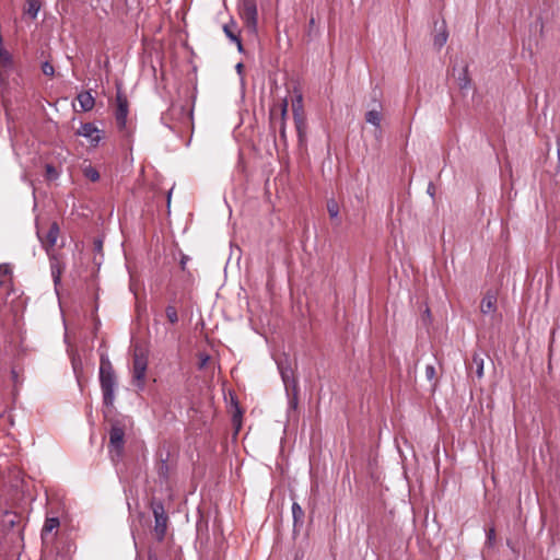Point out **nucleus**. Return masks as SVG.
<instances>
[{"label": "nucleus", "instance_id": "35", "mask_svg": "<svg viewBox=\"0 0 560 560\" xmlns=\"http://www.w3.org/2000/svg\"><path fill=\"white\" fill-rule=\"evenodd\" d=\"M208 360H209V357H208V355H206L205 358H202V360H201V362H200V368H203V366L207 364Z\"/></svg>", "mask_w": 560, "mask_h": 560}, {"label": "nucleus", "instance_id": "11", "mask_svg": "<svg viewBox=\"0 0 560 560\" xmlns=\"http://www.w3.org/2000/svg\"><path fill=\"white\" fill-rule=\"evenodd\" d=\"M497 308V296L492 292H487L480 303V311L483 314L494 312Z\"/></svg>", "mask_w": 560, "mask_h": 560}, {"label": "nucleus", "instance_id": "16", "mask_svg": "<svg viewBox=\"0 0 560 560\" xmlns=\"http://www.w3.org/2000/svg\"><path fill=\"white\" fill-rule=\"evenodd\" d=\"M40 9V3L37 0H26V8L24 14L28 15L32 20L37 18Z\"/></svg>", "mask_w": 560, "mask_h": 560}, {"label": "nucleus", "instance_id": "21", "mask_svg": "<svg viewBox=\"0 0 560 560\" xmlns=\"http://www.w3.org/2000/svg\"><path fill=\"white\" fill-rule=\"evenodd\" d=\"M292 515L294 520V525H296L298 523H303L304 511L296 502H293L292 504Z\"/></svg>", "mask_w": 560, "mask_h": 560}, {"label": "nucleus", "instance_id": "22", "mask_svg": "<svg viewBox=\"0 0 560 560\" xmlns=\"http://www.w3.org/2000/svg\"><path fill=\"white\" fill-rule=\"evenodd\" d=\"M288 114V101L287 98L283 100L282 104H281V126H280V136L281 138H285V116Z\"/></svg>", "mask_w": 560, "mask_h": 560}, {"label": "nucleus", "instance_id": "6", "mask_svg": "<svg viewBox=\"0 0 560 560\" xmlns=\"http://www.w3.org/2000/svg\"><path fill=\"white\" fill-rule=\"evenodd\" d=\"M116 103H117L116 110H115L116 125L119 130H125L126 126H127V116H128V107H129L128 100H127L126 95L118 91L117 95H116Z\"/></svg>", "mask_w": 560, "mask_h": 560}, {"label": "nucleus", "instance_id": "4", "mask_svg": "<svg viewBox=\"0 0 560 560\" xmlns=\"http://www.w3.org/2000/svg\"><path fill=\"white\" fill-rule=\"evenodd\" d=\"M125 431L121 427L113 425L109 431V454L112 459L119 460L124 453Z\"/></svg>", "mask_w": 560, "mask_h": 560}, {"label": "nucleus", "instance_id": "31", "mask_svg": "<svg viewBox=\"0 0 560 560\" xmlns=\"http://www.w3.org/2000/svg\"><path fill=\"white\" fill-rule=\"evenodd\" d=\"M9 273V268L5 265H0V285L3 284V278Z\"/></svg>", "mask_w": 560, "mask_h": 560}, {"label": "nucleus", "instance_id": "33", "mask_svg": "<svg viewBox=\"0 0 560 560\" xmlns=\"http://www.w3.org/2000/svg\"><path fill=\"white\" fill-rule=\"evenodd\" d=\"M557 155L560 163V138L557 140Z\"/></svg>", "mask_w": 560, "mask_h": 560}, {"label": "nucleus", "instance_id": "7", "mask_svg": "<svg viewBox=\"0 0 560 560\" xmlns=\"http://www.w3.org/2000/svg\"><path fill=\"white\" fill-rule=\"evenodd\" d=\"M75 133L88 139L92 147H97L103 139V131L100 130L93 122L82 124Z\"/></svg>", "mask_w": 560, "mask_h": 560}, {"label": "nucleus", "instance_id": "32", "mask_svg": "<svg viewBox=\"0 0 560 560\" xmlns=\"http://www.w3.org/2000/svg\"><path fill=\"white\" fill-rule=\"evenodd\" d=\"M495 537V530L494 528H490L487 533V538L489 540V542H491Z\"/></svg>", "mask_w": 560, "mask_h": 560}, {"label": "nucleus", "instance_id": "5", "mask_svg": "<svg viewBox=\"0 0 560 560\" xmlns=\"http://www.w3.org/2000/svg\"><path fill=\"white\" fill-rule=\"evenodd\" d=\"M292 112L298 136L302 139L306 132V119L304 116L302 94H298L295 100L292 102Z\"/></svg>", "mask_w": 560, "mask_h": 560}, {"label": "nucleus", "instance_id": "2", "mask_svg": "<svg viewBox=\"0 0 560 560\" xmlns=\"http://www.w3.org/2000/svg\"><path fill=\"white\" fill-rule=\"evenodd\" d=\"M150 508L154 516L153 533L155 539L161 542L166 536L168 515L165 511L163 502L160 500L152 499L150 502Z\"/></svg>", "mask_w": 560, "mask_h": 560}, {"label": "nucleus", "instance_id": "17", "mask_svg": "<svg viewBox=\"0 0 560 560\" xmlns=\"http://www.w3.org/2000/svg\"><path fill=\"white\" fill-rule=\"evenodd\" d=\"M447 38H448V33L443 23L441 26V30L434 35L433 44L435 47H438L440 49L445 45V43L447 42Z\"/></svg>", "mask_w": 560, "mask_h": 560}, {"label": "nucleus", "instance_id": "15", "mask_svg": "<svg viewBox=\"0 0 560 560\" xmlns=\"http://www.w3.org/2000/svg\"><path fill=\"white\" fill-rule=\"evenodd\" d=\"M60 525L58 517H47L42 528V538L50 534L54 529H57Z\"/></svg>", "mask_w": 560, "mask_h": 560}, {"label": "nucleus", "instance_id": "29", "mask_svg": "<svg viewBox=\"0 0 560 560\" xmlns=\"http://www.w3.org/2000/svg\"><path fill=\"white\" fill-rule=\"evenodd\" d=\"M42 71L45 75H48V77H52L54 73H55V69H54V66L48 62V61H45L43 65H42Z\"/></svg>", "mask_w": 560, "mask_h": 560}, {"label": "nucleus", "instance_id": "1", "mask_svg": "<svg viewBox=\"0 0 560 560\" xmlns=\"http://www.w3.org/2000/svg\"><path fill=\"white\" fill-rule=\"evenodd\" d=\"M100 385L104 405L106 407H112L115 401L117 377L113 364L107 355H102L100 360Z\"/></svg>", "mask_w": 560, "mask_h": 560}, {"label": "nucleus", "instance_id": "34", "mask_svg": "<svg viewBox=\"0 0 560 560\" xmlns=\"http://www.w3.org/2000/svg\"><path fill=\"white\" fill-rule=\"evenodd\" d=\"M428 192H429L431 196H433V195H434V187H433V184H432V183H430V184H429Z\"/></svg>", "mask_w": 560, "mask_h": 560}, {"label": "nucleus", "instance_id": "37", "mask_svg": "<svg viewBox=\"0 0 560 560\" xmlns=\"http://www.w3.org/2000/svg\"><path fill=\"white\" fill-rule=\"evenodd\" d=\"M242 68H243V65L242 63H237L236 69H237L238 72L242 70Z\"/></svg>", "mask_w": 560, "mask_h": 560}, {"label": "nucleus", "instance_id": "24", "mask_svg": "<svg viewBox=\"0 0 560 560\" xmlns=\"http://www.w3.org/2000/svg\"><path fill=\"white\" fill-rule=\"evenodd\" d=\"M276 363H277L279 372H282V371L291 368V364L289 362V358L285 354L277 358L276 359Z\"/></svg>", "mask_w": 560, "mask_h": 560}, {"label": "nucleus", "instance_id": "28", "mask_svg": "<svg viewBox=\"0 0 560 560\" xmlns=\"http://www.w3.org/2000/svg\"><path fill=\"white\" fill-rule=\"evenodd\" d=\"M435 376H436V371H435L434 365L428 364L425 366V377H427V380L432 382V381L435 380Z\"/></svg>", "mask_w": 560, "mask_h": 560}, {"label": "nucleus", "instance_id": "9", "mask_svg": "<svg viewBox=\"0 0 560 560\" xmlns=\"http://www.w3.org/2000/svg\"><path fill=\"white\" fill-rule=\"evenodd\" d=\"M242 18L249 27H256L257 25V8L253 0H247L243 4Z\"/></svg>", "mask_w": 560, "mask_h": 560}, {"label": "nucleus", "instance_id": "26", "mask_svg": "<svg viewBox=\"0 0 560 560\" xmlns=\"http://www.w3.org/2000/svg\"><path fill=\"white\" fill-rule=\"evenodd\" d=\"M165 314H166V317L170 320V323L175 324L178 322L177 311L173 305H168L165 308Z\"/></svg>", "mask_w": 560, "mask_h": 560}, {"label": "nucleus", "instance_id": "30", "mask_svg": "<svg viewBox=\"0 0 560 560\" xmlns=\"http://www.w3.org/2000/svg\"><path fill=\"white\" fill-rule=\"evenodd\" d=\"M51 275L54 278V282L57 284L60 280V270L57 268L56 265H51Z\"/></svg>", "mask_w": 560, "mask_h": 560}, {"label": "nucleus", "instance_id": "20", "mask_svg": "<svg viewBox=\"0 0 560 560\" xmlns=\"http://www.w3.org/2000/svg\"><path fill=\"white\" fill-rule=\"evenodd\" d=\"M82 172H83V175L91 182H97L100 179L98 171L91 165L84 166Z\"/></svg>", "mask_w": 560, "mask_h": 560}, {"label": "nucleus", "instance_id": "8", "mask_svg": "<svg viewBox=\"0 0 560 560\" xmlns=\"http://www.w3.org/2000/svg\"><path fill=\"white\" fill-rule=\"evenodd\" d=\"M59 225L56 222H52L47 231V233L43 236L42 232L37 231V236L43 245V247L48 252L51 249L59 237Z\"/></svg>", "mask_w": 560, "mask_h": 560}, {"label": "nucleus", "instance_id": "13", "mask_svg": "<svg viewBox=\"0 0 560 560\" xmlns=\"http://www.w3.org/2000/svg\"><path fill=\"white\" fill-rule=\"evenodd\" d=\"M77 98L83 112L91 110L95 105V100L90 92H82Z\"/></svg>", "mask_w": 560, "mask_h": 560}, {"label": "nucleus", "instance_id": "36", "mask_svg": "<svg viewBox=\"0 0 560 560\" xmlns=\"http://www.w3.org/2000/svg\"><path fill=\"white\" fill-rule=\"evenodd\" d=\"M148 560H158V557L155 553L150 552L148 556Z\"/></svg>", "mask_w": 560, "mask_h": 560}, {"label": "nucleus", "instance_id": "38", "mask_svg": "<svg viewBox=\"0 0 560 560\" xmlns=\"http://www.w3.org/2000/svg\"><path fill=\"white\" fill-rule=\"evenodd\" d=\"M556 560H560V559H556Z\"/></svg>", "mask_w": 560, "mask_h": 560}, {"label": "nucleus", "instance_id": "10", "mask_svg": "<svg viewBox=\"0 0 560 560\" xmlns=\"http://www.w3.org/2000/svg\"><path fill=\"white\" fill-rule=\"evenodd\" d=\"M224 34L229 37L233 43L237 45L240 51L243 49L242 40L240 38V32L235 22L231 21L223 26Z\"/></svg>", "mask_w": 560, "mask_h": 560}, {"label": "nucleus", "instance_id": "18", "mask_svg": "<svg viewBox=\"0 0 560 560\" xmlns=\"http://www.w3.org/2000/svg\"><path fill=\"white\" fill-rule=\"evenodd\" d=\"M457 80H458V86L460 90H467L470 88L471 80L468 74L467 66L464 67L463 72L460 73V75L458 77Z\"/></svg>", "mask_w": 560, "mask_h": 560}, {"label": "nucleus", "instance_id": "19", "mask_svg": "<svg viewBox=\"0 0 560 560\" xmlns=\"http://www.w3.org/2000/svg\"><path fill=\"white\" fill-rule=\"evenodd\" d=\"M472 364L476 366L478 378H481L483 376V358L479 353H474Z\"/></svg>", "mask_w": 560, "mask_h": 560}, {"label": "nucleus", "instance_id": "12", "mask_svg": "<svg viewBox=\"0 0 560 560\" xmlns=\"http://www.w3.org/2000/svg\"><path fill=\"white\" fill-rule=\"evenodd\" d=\"M382 110L381 109H371L365 113V121L374 126L378 132L381 133V122H382Z\"/></svg>", "mask_w": 560, "mask_h": 560}, {"label": "nucleus", "instance_id": "14", "mask_svg": "<svg viewBox=\"0 0 560 560\" xmlns=\"http://www.w3.org/2000/svg\"><path fill=\"white\" fill-rule=\"evenodd\" d=\"M280 375H281V378L283 381L287 392H289L290 388L299 387L298 381L294 377V372H293L292 366L290 369H287V370L280 372Z\"/></svg>", "mask_w": 560, "mask_h": 560}, {"label": "nucleus", "instance_id": "25", "mask_svg": "<svg viewBox=\"0 0 560 560\" xmlns=\"http://www.w3.org/2000/svg\"><path fill=\"white\" fill-rule=\"evenodd\" d=\"M299 404V387L292 388V395L289 398V409L296 410Z\"/></svg>", "mask_w": 560, "mask_h": 560}, {"label": "nucleus", "instance_id": "27", "mask_svg": "<svg viewBox=\"0 0 560 560\" xmlns=\"http://www.w3.org/2000/svg\"><path fill=\"white\" fill-rule=\"evenodd\" d=\"M45 170H46V176L49 179H55L59 175L56 167L52 164H46Z\"/></svg>", "mask_w": 560, "mask_h": 560}, {"label": "nucleus", "instance_id": "23", "mask_svg": "<svg viewBox=\"0 0 560 560\" xmlns=\"http://www.w3.org/2000/svg\"><path fill=\"white\" fill-rule=\"evenodd\" d=\"M327 211L331 219H337L339 215V206L336 200L330 199L327 201Z\"/></svg>", "mask_w": 560, "mask_h": 560}, {"label": "nucleus", "instance_id": "3", "mask_svg": "<svg viewBox=\"0 0 560 560\" xmlns=\"http://www.w3.org/2000/svg\"><path fill=\"white\" fill-rule=\"evenodd\" d=\"M148 369V358L144 353L136 351L132 361V381L139 390L145 386V374Z\"/></svg>", "mask_w": 560, "mask_h": 560}]
</instances>
